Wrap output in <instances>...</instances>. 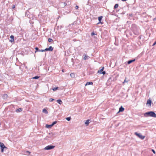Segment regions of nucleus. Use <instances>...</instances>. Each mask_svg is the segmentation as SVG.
<instances>
[{
  "mask_svg": "<svg viewBox=\"0 0 156 156\" xmlns=\"http://www.w3.org/2000/svg\"><path fill=\"white\" fill-rule=\"evenodd\" d=\"M78 8H79V7H78V6H77V5H76V7H75V8H76V9H78Z\"/></svg>",
  "mask_w": 156,
  "mask_h": 156,
  "instance_id": "35",
  "label": "nucleus"
},
{
  "mask_svg": "<svg viewBox=\"0 0 156 156\" xmlns=\"http://www.w3.org/2000/svg\"><path fill=\"white\" fill-rule=\"evenodd\" d=\"M55 147V146L53 145H48L44 149L45 150H50L54 148Z\"/></svg>",
  "mask_w": 156,
  "mask_h": 156,
  "instance_id": "3",
  "label": "nucleus"
},
{
  "mask_svg": "<svg viewBox=\"0 0 156 156\" xmlns=\"http://www.w3.org/2000/svg\"><path fill=\"white\" fill-rule=\"evenodd\" d=\"M42 112L43 113H45V114L48 113V112L47 111V110L46 109H45V108L43 109Z\"/></svg>",
  "mask_w": 156,
  "mask_h": 156,
  "instance_id": "16",
  "label": "nucleus"
},
{
  "mask_svg": "<svg viewBox=\"0 0 156 156\" xmlns=\"http://www.w3.org/2000/svg\"><path fill=\"white\" fill-rule=\"evenodd\" d=\"M10 38L11 39L10 40V41L12 43L14 41V36L13 35H11L10 37Z\"/></svg>",
  "mask_w": 156,
  "mask_h": 156,
  "instance_id": "9",
  "label": "nucleus"
},
{
  "mask_svg": "<svg viewBox=\"0 0 156 156\" xmlns=\"http://www.w3.org/2000/svg\"><path fill=\"white\" fill-rule=\"evenodd\" d=\"M22 111V109L21 108H19L16 110V112H20Z\"/></svg>",
  "mask_w": 156,
  "mask_h": 156,
  "instance_id": "14",
  "label": "nucleus"
},
{
  "mask_svg": "<svg viewBox=\"0 0 156 156\" xmlns=\"http://www.w3.org/2000/svg\"><path fill=\"white\" fill-rule=\"evenodd\" d=\"M126 78H125V80L124 81V82H123V84H124V83H127V82H128L129 81V80H126Z\"/></svg>",
  "mask_w": 156,
  "mask_h": 156,
  "instance_id": "21",
  "label": "nucleus"
},
{
  "mask_svg": "<svg viewBox=\"0 0 156 156\" xmlns=\"http://www.w3.org/2000/svg\"><path fill=\"white\" fill-rule=\"evenodd\" d=\"M62 71L63 72V70H62Z\"/></svg>",
  "mask_w": 156,
  "mask_h": 156,
  "instance_id": "41",
  "label": "nucleus"
},
{
  "mask_svg": "<svg viewBox=\"0 0 156 156\" xmlns=\"http://www.w3.org/2000/svg\"><path fill=\"white\" fill-rule=\"evenodd\" d=\"M35 49L36 50V51H35V53H36L37 51H39V50L38 49V48L37 47L35 48Z\"/></svg>",
  "mask_w": 156,
  "mask_h": 156,
  "instance_id": "28",
  "label": "nucleus"
},
{
  "mask_svg": "<svg viewBox=\"0 0 156 156\" xmlns=\"http://www.w3.org/2000/svg\"><path fill=\"white\" fill-rule=\"evenodd\" d=\"M58 88V87H55L53 88H52V90L54 91H55V90H56Z\"/></svg>",
  "mask_w": 156,
  "mask_h": 156,
  "instance_id": "24",
  "label": "nucleus"
},
{
  "mask_svg": "<svg viewBox=\"0 0 156 156\" xmlns=\"http://www.w3.org/2000/svg\"><path fill=\"white\" fill-rule=\"evenodd\" d=\"M66 119L68 121H69L71 119V118L70 117H67L66 118Z\"/></svg>",
  "mask_w": 156,
  "mask_h": 156,
  "instance_id": "23",
  "label": "nucleus"
},
{
  "mask_svg": "<svg viewBox=\"0 0 156 156\" xmlns=\"http://www.w3.org/2000/svg\"><path fill=\"white\" fill-rule=\"evenodd\" d=\"M66 5H67V4L66 2H64L63 3V5H62V7H64L65 6H66Z\"/></svg>",
  "mask_w": 156,
  "mask_h": 156,
  "instance_id": "30",
  "label": "nucleus"
},
{
  "mask_svg": "<svg viewBox=\"0 0 156 156\" xmlns=\"http://www.w3.org/2000/svg\"><path fill=\"white\" fill-rule=\"evenodd\" d=\"M134 134L142 140H143L145 137V136H142L140 133H138L137 132H135Z\"/></svg>",
  "mask_w": 156,
  "mask_h": 156,
  "instance_id": "2",
  "label": "nucleus"
},
{
  "mask_svg": "<svg viewBox=\"0 0 156 156\" xmlns=\"http://www.w3.org/2000/svg\"><path fill=\"white\" fill-rule=\"evenodd\" d=\"M57 102L60 105H61L62 103V101L60 99L57 100Z\"/></svg>",
  "mask_w": 156,
  "mask_h": 156,
  "instance_id": "12",
  "label": "nucleus"
},
{
  "mask_svg": "<svg viewBox=\"0 0 156 156\" xmlns=\"http://www.w3.org/2000/svg\"><path fill=\"white\" fill-rule=\"evenodd\" d=\"M93 84V83L91 82H87L86 84H85V85L86 86H87V85H92Z\"/></svg>",
  "mask_w": 156,
  "mask_h": 156,
  "instance_id": "13",
  "label": "nucleus"
},
{
  "mask_svg": "<svg viewBox=\"0 0 156 156\" xmlns=\"http://www.w3.org/2000/svg\"><path fill=\"white\" fill-rule=\"evenodd\" d=\"M156 44V41L154 42V43L152 45V46L155 45Z\"/></svg>",
  "mask_w": 156,
  "mask_h": 156,
  "instance_id": "34",
  "label": "nucleus"
},
{
  "mask_svg": "<svg viewBox=\"0 0 156 156\" xmlns=\"http://www.w3.org/2000/svg\"><path fill=\"white\" fill-rule=\"evenodd\" d=\"M106 73L105 71H103L100 74H102L103 75H104Z\"/></svg>",
  "mask_w": 156,
  "mask_h": 156,
  "instance_id": "31",
  "label": "nucleus"
},
{
  "mask_svg": "<svg viewBox=\"0 0 156 156\" xmlns=\"http://www.w3.org/2000/svg\"><path fill=\"white\" fill-rule=\"evenodd\" d=\"M154 20H156V17L154 19Z\"/></svg>",
  "mask_w": 156,
  "mask_h": 156,
  "instance_id": "39",
  "label": "nucleus"
},
{
  "mask_svg": "<svg viewBox=\"0 0 156 156\" xmlns=\"http://www.w3.org/2000/svg\"><path fill=\"white\" fill-rule=\"evenodd\" d=\"M53 41V40L51 38H49L48 39V41L49 42H52Z\"/></svg>",
  "mask_w": 156,
  "mask_h": 156,
  "instance_id": "27",
  "label": "nucleus"
},
{
  "mask_svg": "<svg viewBox=\"0 0 156 156\" xmlns=\"http://www.w3.org/2000/svg\"><path fill=\"white\" fill-rule=\"evenodd\" d=\"M151 100H148L147 101V105L148 104H150V106H151Z\"/></svg>",
  "mask_w": 156,
  "mask_h": 156,
  "instance_id": "15",
  "label": "nucleus"
},
{
  "mask_svg": "<svg viewBox=\"0 0 156 156\" xmlns=\"http://www.w3.org/2000/svg\"><path fill=\"white\" fill-rule=\"evenodd\" d=\"M54 99H53V98H50L49 99V101L50 102H52V101H54Z\"/></svg>",
  "mask_w": 156,
  "mask_h": 156,
  "instance_id": "29",
  "label": "nucleus"
},
{
  "mask_svg": "<svg viewBox=\"0 0 156 156\" xmlns=\"http://www.w3.org/2000/svg\"><path fill=\"white\" fill-rule=\"evenodd\" d=\"M52 126L51 124V125H46L45 127L47 128H51Z\"/></svg>",
  "mask_w": 156,
  "mask_h": 156,
  "instance_id": "17",
  "label": "nucleus"
},
{
  "mask_svg": "<svg viewBox=\"0 0 156 156\" xmlns=\"http://www.w3.org/2000/svg\"><path fill=\"white\" fill-rule=\"evenodd\" d=\"M102 16H99L98 17V20L100 22H101V20H102Z\"/></svg>",
  "mask_w": 156,
  "mask_h": 156,
  "instance_id": "22",
  "label": "nucleus"
},
{
  "mask_svg": "<svg viewBox=\"0 0 156 156\" xmlns=\"http://www.w3.org/2000/svg\"><path fill=\"white\" fill-rule=\"evenodd\" d=\"M144 115L145 117L151 116L154 118L156 117V114L153 111H150L146 112L144 114Z\"/></svg>",
  "mask_w": 156,
  "mask_h": 156,
  "instance_id": "1",
  "label": "nucleus"
},
{
  "mask_svg": "<svg viewBox=\"0 0 156 156\" xmlns=\"http://www.w3.org/2000/svg\"><path fill=\"white\" fill-rule=\"evenodd\" d=\"M0 146L1 149V152H3L4 149H7V147H5L3 143L0 142Z\"/></svg>",
  "mask_w": 156,
  "mask_h": 156,
  "instance_id": "4",
  "label": "nucleus"
},
{
  "mask_svg": "<svg viewBox=\"0 0 156 156\" xmlns=\"http://www.w3.org/2000/svg\"><path fill=\"white\" fill-rule=\"evenodd\" d=\"M121 0L122 1H126L127 0Z\"/></svg>",
  "mask_w": 156,
  "mask_h": 156,
  "instance_id": "40",
  "label": "nucleus"
},
{
  "mask_svg": "<svg viewBox=\"0 0 156 156\" xmlns=\"http://www.w3.org/2000/svg\"><path fill=\"white\" fill-rule=\"evenodd\" d=\"M39 78V77L38 76H36L34 77H33V79H38Z\"/></svg>",
  "mask_w": 156,
  "mask_h": 156,
  "instance_id": "26",
  "label": "nucleus"
},
{
  "mask_svg": "<svg viewBox=\"0 0 156 156\" xmlns=\"http://www.w3.org/2000/svg\"><path fill=\"white\" fill-rule=\"evenodd\" d=\"M135 61V59L132 60H130L128 61L127 63L128 64H129L132 62H134Z\"/></svg>",
  "mask_w": 156,
  "mask_h": 156,
  "instance_id": "11",
  "label": "nucleus"
},
{
  "mask_svg": "<svg viewBox=\"0 0 156 156\" xmlns=\"http://www.w3.org/2000/svg\"><path fill=\"white\" fill-rule=\"evenodd\" d=\"M70 76L73 78H74L75 77V75L74 73H71L70 74Z\"/></svg>",
  "mask_w": 156,
  "mask_h": 156,
  "instance_id": "20",
  "label": "nucleus"
},
{
  "mask_svg": "<svg viewBox=\"0 0 156 156\" xmlns=\"http://www.w3.org/2000/svg\"><path fill=\"white\" fill-rule=\"evenodd\" d=\"M91 35H95V34H94V32H93V33H92L91 34Z\"/></svg>",
  "mask_w": 156,
  "mask_h": 156,
  "instance_id": "37",
  "label": "nucleus"
},
{
  "mask_svg": "<svg viewBox=\"0 0 156 156\" xmlns=\"http://www.w3.org/2000/svg\"><path fill=\"white\" fill-rule=\"evenodd\" d=\"M45 50L46 51H51L53 50V48L51 46H50L48 48H46Z\"/></svg>",
  "mask_w": 156,
  "mask_h": 156,
  "instance_id": "5",
  "label": "nucleus"
},
{
  "mask_svg": "<svg viewBox=\"0 0 156 156\" xmlns=\"http://www.w3.org/2000/svg\"><path fill=\"white\" fill-rule=\"evenodd\" d=\"M104 69V67H101L100 68V69L99 70H98V73H101L102 72Z\"/></svg>",
  "mask_w": 156,
  "mask_h": 156,
  "instance_id": "7",
  "label": "nucleus"
},
{
  "mask_svg": "<svg viewBox=\"0 0 156 156\" xmlns=\"http://www.w3.org/2000/svg\"><path fill=\"white\" fill-rule=\"evenodd\" d=\"M152 151L154 154H155V151L154 150H152Z\"/></svg>",
  "mask_w": 156,
  "mask_h": 156,
  "instance_id": "38",
  "label": "nucleus"
},
{
  "mask_svg": "<svg viewBox=\"0 0 156 156\" xmlns=\"http://www.w3.org/2000/svg\"><path fill=\"white\" fill-rule=\"evenodd\" d=\"M26 152L28 154V155L30 154V151H27Z\"/></svg>",
  "mask_w": 156,
  "mask_h": 156,
  "instance_id": "33",
  "label": "nucleus"
},
{
  "mask_svg": "<svg viewBox=\"0 0 156 156\" xmlns=\"http://www.w3.org/2000/svg\"><path fill=\"white\" fill-rule=\"evenodd\" d=\"M89 121L90 120H87L85 122V124L86 126H88L89 125V123H90Z\"/></svg>",
  "mask_w": 156,
  "mask_h": 156,
  "instance_id": "18",
  "label": "nucleus"
},
{
  "mask_svg": "<svg viewBox=\"0 0 156 156\" xmlns=\"http://www.w3.org/2000/svg\"><path fill=\"white\" fill-rule=\"evenodd\" d=\"M15 5H13L12 7V8L14 9L15 8Z\"/></svg>",
  "mask_w": 156,
  "mask_h": 156,
  "instance_id": "36",
  "label": "nucleus"
},
{
  "mask_svg": "<svg viewBox=\"0 0 156 156\" xmlns=\"http://www.w3.org/2000/svg\"><path fill=\"white\" fill-rule=\"evenodd\" d=\"M46 51L45 49L44 50H39V51H41V52H43L44 51Z\"/></svg>",
  "mask_w": 156,
  "mask_h": 156,
  "instance_id": "32",
  "label": "nucleus"
},
{
  "mask_svg": "<svg viewBox=\"0 0 156 156\" xmlns=\"http://www.w3.org/2000/svg\"><path fill=\"white\" fill-rule=\"evenodd\" d=\"M7 95L5 94H4L2 95V98L4 99H6L7 98Z\"/></svg>",
  "mask_w": 156,
  "mask_h": 156,
  "instance_id": "8",
  "label": "nucleus"
},
{
  "mask_svg": "<svg viewBox=\"0 0 156 156\" xmlns=\"http://www.w3.org/2000/svg\"><path fill=\"white\" fill-rule=\"evenodd\" d=\"M57 122L56 121L54 122L51 124L52 126H53L55 124H56L57 123Z\"/></svg>",
  "mask_w": 156,
  "mask_h": 156,
  "instance_id": "25",
  "label": "nucleus"
},
{
  "mask_svg": "<svg viewBox=\"0 0 156 156\" xmlns=\"http://www.w3.org/2000/svg\"><path fill=\"white\" fill-rule=\"evenodd\" d=\"M124 110V108H123L122 106H121L119 108V111L118 113H119V112H123Z\"/></svg>",
  "mask_w": 156,
  "mask_h": 156,
  "instance_id": "10",
  "label": "nucleus"
},
{
  "mask_svg": "<svg viewBox=\"0 0 156 156\" xmlns=\"http://www.w3.org/2000/svg\"><path fill=\"white\" fill-rule=\"evenodd\" d=\"M118 6H119V5L118 4H115V6H114V9H115L117 8L118 7Z\"/></svg>",
  "mask_w": 156,
  "mask_h": 156,
  "instance_id": "19",
  "label": "nucleus"
},
{
  "mask_svg": "<svg viewBox=\"0 0 156 156\" xmlns=\"http://www.w3.org/2000/svg\"><path fill=\"white\" fill-rule=\"evenodd\" d=\"M83 58L85 60L88 59L90 58V57L89 56L86 55H83Z\"/></svg>",
  "mask_w": 156,
  "mask_h": 156,
  "instance_id": "6",
  "label": "nucleus"
}]
</instances>
